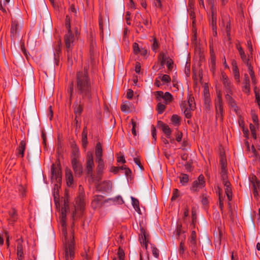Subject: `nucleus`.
Wrapping results in <instances>:
<instances>
[{
  "label": "nucleus",
  "mask_w": 260,
  "mask_h": 260,
  "mask_svg": "<svg viewBox=\"0 0 260 260\" xmlns=\"http://www.w3.org/2000/svg\"><path fill=\"white\" fill-rule=\"evenodd\" d=\"M76 88L78 93L81 96L77 101L74 108V113L77 118L82 111V106L90 101L92 96L91 86L87 69L80 71L77 74Z\"/></svg>",
  "instance_id": "nucleus-1"
},
{
  "label": "nucleus",
  "mask_w": 260,
  "mask_h": 260,
  "mask_svg": "<svg viewBox=\"0 0 260 260\" xmlns=\"http://www.w3.org/2000/svg\"><path fill=\"white\" fill-rule=\"evenodd\" d=\"M69 209V205L67 201H64V207L62 209L60 223L62 226V234L63 235L64 246L65 249V258L66 260H73L74 256V246L73 239L68 235L66 230V213Z\"/></svg>",
  "instance_id": "nucleus-2"
},
{
  "label": "nucleus",
  "mask_w": 260,
  "mask_h": 260,
  "mask_svg": "<svg viewBox=\"0 0 260 260\" xmlns=\"http://www.w3.org/2000/svg\"><path fill=\"white\" fill-rule=\"evenodd\" d=\"M67 28H68V33L64 37V43L67 50V55L68 56V60L71 64H72V54H73V47L75 45V39L73 34L71 30L70 18L67 16V21L66 23Z\"/></svg>",
  "instance_id": "nucleus-3"
},
{
  "label": "nucleus",
  "mask_w": 260,
  "mask_h": 260,
  "mask_svg": "<svg viewBox=\"0 0 260 260\" xmlns=\"http://www.w3.org/2000/svg\"><path fill=\"white\" fill-rule=\"evenodd\" d=\"M51 181L54 184L53 194L54 198L56 199L58 196L59 189L61 186V175L59 168L56 167L54 164L52 165L51 169Z\"/></svg>",
  "instance_id": "nucleus-4"
},
{
  "label": "nucleus",
  "mask_w": 260,
  "mask_h": 260,
  "mask_svg": "<svg viewBox=\"0 0 260 260\" xmlns=\"http://www.w3.org/2000/svg\"><path fill=\"white\" fill-rule=\"evenodd\" d=\"M155 95L157 101H161L166 105L170 103L173 99L172 95L169 92L164 93L161 91H158L155 92Z\"/></svg>",
  "instance_id": "nucleus-5"
},
{
  "label": "nucleus",
  "mask_w": 260,
  "mask_h": 260,
  "mask_svg": "<svg viewBox=\"0 0 260 260\" xmlns=\"http://www.w3.org/2000/svg\"><path fill=\"white\" fill-rule=\"evenodd\" d=\"M205 185L204 177L202 175L199 176L198 180L193 181L190 189L192 191H198Z\"/></svg>",
  "instance_id": "nucleus-6"
},
{
  "label": "nucleus",
  "mask_w": 260,
  "mask_h": 260,
  "mask_svg": "<svg viewBox=\"0 0 260 260\" xmlns=\"http://www.w3.org/2000/svg\"><path fill=\"white\" fill-rule=\"evenodd\" d=\"M97 189L105 192H109L112 188V183L110 181H105L100 183L99 180L95 182Z\"/></svg>",
  "instance_id": "nucleus-7"
},
{
  "label": "nucleus",
  "mask_w": 260,
  "mask_h": 260,
  "mask_svg": "<svg viewBox=\"0 0 260 260\" xmlns=\"http://www.w3.org/2000/svg\"><path fill=\"white\" fill-rule=\"evenodd\" d=\"M72 168L76 175L80 176L83 172V168L81 164L78 161L76 158L74 157L72 160Z\"/></svg>",
  "instance_id": "nucleus-8"
},
{
  "label": "nucleus",
  "mask_w": 260,
  "mask_h": 260,
  "mask_svg": "<svg viewBox=\"0 0 260 260\" xmlns=\"http://www.w3.org/2000/svg\"><path fill=\"white\" fill-rule=\"evenodd\" d=\"M249 180L252 185L253 196L256 199H258L259 197L258 193V182H260V181L257 179L255 176H253L249 179Z\"/></svg>",
  "instance_id": "nucleus-9"
},
{
  "label": "nucleus",
  "mask_w": 260,
  "mask_h": 260,
  "mask_svg": "<svg viewBox=\"0 0 260 260\" xmlns=\"http://www.w3.org/2000/svg\"><path fill=\"white\" fill-rule=\"evenodd\" d=\"M139 241L142 246H145L146 249L147 248L148 235L144 228L141 226L140 233H139Z\"/></svg>",
  "instance_id": "nucleus-10"
},
{
  "label": "nucleus",
  "mask_w": 260,
  "mask_h": 260,
  "mask_svg": "<svg viewBox=\"0 0 260 260\" xmlns=\"http://www.w3.org/2000/svg\"><path fill=\"white\" fill-rule=\"evenodd\" d=\"M21 29V26L18 22L13 21L12 24L11 32V37L13 39L17 38L19 36V32Z\"/></svg>",
  "instance_id": "nucleus-11"
},
{
  "label": "nucleus",
  "mask_w": 260,
  "mask_h": 260,
  "mask_svg": "<svg viewBox=\"0 0 260 260\" xmlns=\"http://www.w3.org/2000/svg\"><path fill=\"white\" fill-rule=\"evenodd\" d=\"M94 167V163L93 160V157L91 154H89L87 155V160L86 162V171L87 173L89 175L92 176L93 168Z\"/></svg>",
  "instance_id": "nucleus-12"
},
{
  "label": "nucleus",
  "mask_w": 260,
  "mask_h": 260,
  "mask_svg": "<svg viewBox=\"0 0 260 260\" xmlns=\"http://www.w3.org/2000/svg\"><path fill=\"white\" fill-rule=\"evenodd\" d=\"M211 13H212L211 20V19L210 18V24L212 26L213 30L214 31H215V34H217L216 31V13L215 10L213 8V7H212V8H211Z\"/></svg>",
  "instance_id": "nucleus-13"
},
{
  "label": "nucleus",
  "mask_w": 260,
  "mask_h": 260,
  "mask_svg": "<svg viewBox=\"0 0 260 260\" xmlns=\"http://www.w3.org/2000/svg\"><path fill=\"white\" fill-rule=\"evenodd\" d=\"M224 186L225 193L227 196V197L229 200L232 199V188H231V184L229 181H225L222 182Z\"/></svg>",
  "instance_id": "nucleus-14"
},
{
  "label": "nucleus",
  "mask_w": 260,
  "mask_h": 260,
  "mask_svg": "<svg viewBox=\"0 0 260 260\" xmlns=\"http://www.w3.org/2000/svg\"><path fill=\"white\" fill-rule=\"evenodd\" d=\"M181 107L182 110L184 111V113L186 118H189L191 117L190 110L192 109V108H190L187 106V104L185 101L182 102L181 104Z\"/></svg>",
  "instance_id": "nucleus-15"
},
{
  "label": "nucleus",
  "mask_w": 260,
  "mask_h": 260,
  "mask_svg": "<svg viewBox=\"0 0 260 260\" xmlns=\"http://www.w3.org/2000/svg\"><path fill=\"white\" fill-rule=\"evenodd\" d=\"M66 177L67 184L68 186H71L73 183V177L71 170L67 169L66 171Z\"/></svg>",
  "instance_id": "nucleus-16"
},
{
  "label": "nucleus",
  "mask_w": 260,
  "mask_h": 260,
  "mask_svg": "<svg viewBox=\"0 0 260 260\" xmlns=\"http://www.w3.org/2000/svg\"><path fill=\"white\" fill-rule=\"evenodd\" d=\"M196 234L194 231L192 232L191 237L189 239V242L190 243V246L192 248V251L195 252L196 249Z\"/></svg>",
  "instance_id": "nucleus-17"
},
{
  "label": "nucleus",
  "mask_w": 260,
  "mask_h": 260,
  "mask_svg": "<svg viewBox=\"0 0 260 260\" xmlns=\"http://www.w3.org/2000/svg\"><path fill=\"white\" fill-rule=\"evenodd\" d=\"M95 155L97 159H102V148L100 143H98L95 148Z\"/></svg>",
  "instance_id": "nucleus-18"
},
{
  "label": "nucleus",
  "mask_w": 260,
  "mask_h": 260,
  "mask_svg": "<svg viewBox=\"0 0 260 260\" xmlns=\"http://www.w3.org/2000/svg\"><path fill=\"white\" fill-rule=\"evenodd\" d=\"M158 123L162 131L167 136V137H169L171 134V130L169 127L160 121H159Z\"/></svg>",
  "instance_id": "nucleus-19"
},
{
  "label": "nucleus",
  "mask_w": 260,
  "mask_h": 260,
  "mask_svg": "<svg viewBox=\"0 0 260 260\" xmlns=\"http://www.w3.org/2000/svg\"><path fill=\"white\" fill-rule=\"evenodd\" d=\"M131 198L132 201V205L133 207L138 213H140L141 210L139 207V201L133 197H131Z\"/></svg>",
  "instance_id": "nucleus-20"
},
{
  "label": "nucleus",
  "mask_w": 260,
  "mask_h": 260,
  "mask_svg": "<svg viewBox=\"0 0 260 260\" xmlns=\"http://www.w3.org/2000/svg\"><path fill=\"white\" fill-rule=\"evenodd\" d=\"M158 104L157 105L156 109L159 114H161L166 108L165 104L161 101H157Z\"/></svg>",
  "instance_id": "nucleus-21"
},
{
  "label": "nucleus",
  "mask_w": 260,
  "mask_h": 260,
  "mask_svg": "<svg viewBox=\"0 0 260 260\" xmlns=\"http://www.w3.org/2000/svg\"><path fill=\"white\" fill-rule=\"evenodd\" d=\"M216 109L217 117L218 118H221L222 108V106L220 103V100H219L218 103L216 104Z\"/></svg>",
  "instance_id": "nucleus-22"
},
{
  "label": "nucleus",
  "mask_w": 260,
  "mask_h": 260,
  "mask_svg": "<svg viewBox=\"0 0 260 260\" xmlns=\"http://www.w3.org/2000/svg\"><path fill=\"white\" fill-rule=\"evenodd\" d=\"M109 201H113V202H116L118 204H122L124 203V201L120 196H118L113 198H110L107 200H106L105 202H108Z\"/></svg>",
  "instance_id": "nucleus-23"
},
{
  "label": "nucleus",
  "mask_w": 260,
  "mask_h": 260,
  "mask_svg": "<svg viewBox=\"0 0 260 260\" xmlns=\"http://www.w3.org/2000/svg\"><path fill=\"white\" fill-rule=\"evenodd\" d=\"M18 246H17V255H18L19 260H22L23 247H22V244L19 242V240H18Z\"/></svg>",
  "instance_id": "nucleus-24"
},
{
  "label": "nucleus",
  "mask_w": 260,
  "mask_h": 260,
  "mask_svg": "<svg viewBox=\"0 0 260 260\" xmlns=\"http://www.w3.org/2000/svg\"><path fill=\"white\" fill-rule=\"evenodd\" d=\"M25 149V143L23 141H21L20 143V146L18 149L19 155H21L22 157L24 156V151Z\"/></svg>",
  "instance_id": "nucleus-25"
},
{
  "label": "nucleus",
  "mask_w": 260,
  "mask_h": 260,
  "mask_svg": "<svg viewBox=\"0 0 260 260\" xmlns=\"http://www.w3.org/2000/svg\"><path fill=\"white\" fill-rule=\"evenodd\" d=\"M82 145L85 147L87 144V131L86 128H84L82 132Z\"/></svg>",
  "instance_id": "nucleus-26"
},
{
  "label": "nucleus",
  "mask_w": 260,
  "mask_h": 260,
  "mask_svg": "<svg viewBox=\"0 0 260 260\" xmlns=\"http://www.w3.org/2000/svg\"><path fill=\"white\" fill-rule=\"evenodd\" d=\"M221 176L222 182L229 181L228 179L226 169L223 168V169H221Z\"/></svg>",
  "instance_id": "nucleus-27"
},
{
  "label": "nucleus",
  "mask_w": 260,
  "mask_h": 260,
  "mask_svg": "<svg viewBox=\"0 0 260 260\" xmlns=\"http://www.w3.org/2000/svg\"><path fill=\"white\" fill-rule=\"evenodd\" d=\"M221 169H226V159L224 154H221L220 159Z\"/></svg>",
  "instance_id": "nucleus-28"
},
{
  "label": "nucleus",
  "mask_w": 260,
  "mask_h": 260,
  "mask_svg": "<svg viewBox=\"0 0 260 260\" xmlns=\"http://www.w3.org/2000/svg\"><path fill=\"white\" fill-rule=\"evenodd\" d=\"M96 161L98 163L97 171H98V175H99L100 174H101L102 170L104 168V163H103V159H100V160L97 159Z\"/></svg>",
  "instance_id": "nucleus-29"
},
{
  "label": "nucleus",
  "mask_w": 260,
  "mask_h": 260,
  "mask_svg": "<svg viewBox=\"0 0 260 260\" xmlns=\"http://www.w3.org/2000/svg\"><path fill=\"white\" fill-rule=\"evenodd\" d=\"M152 49L153 51L156 52V50L158 47V43L157 42V41L155 38H152Z\"/></svg>",
  "instance_id": "nucleus-30"
},
{
  "label": "nucleus",
  "mask_w": 260,
  "mask_h": 260,
  "mask_svg": "<svg viewBox=\"0 0 260 260\" xmlns=\"http://www.w3.org/2000/svg\"><path fill=\"white\" fill-rule=\"evenodd\" d=\"M159 78L164 83H167L171 81V78L169 76L167 75H164L161 77H159Z\"/></svg>",
  "instance_id": "nucleus-31"
},
{
  "label": "nucleus",
  "mask_w": 260,
  "mask_h": 260,
  "mask_svg": "<svg viewBox=\"0 0 260 260\" xmlns=\"http://www.w3.org/2000/svg\"><path fill=\"white\" fill-rule=\"evenodd\" d=\"M121 110L124 112H128L129 110V105L128 102L125 103L121 106Z\"/></svg>",
  "instance_id": "nucleus-32"
},
{
  "label": "nucleus",
  "mask_w": 260,
  "mask_h": 260,
  "mask_svg": "<svg viewBox=\"0 0 260 260\" xmlns=\"http://www.w3.org/2000/svg\"><path fill=\"white\" fill-rule=\"evenodd\" d=\"M222 82L226 88L230 87V81L224 75L222 76Z\"/></svg>",
  "instance_id": "nucleus-33"
},
{
  "label": "nucleus",
  "mask_w": 260,
  "mask_h": 260,
  "mask_svg": "<svg viewBox=\"0 0 260 260\" xmlns=\"http://www.w3.org/2000/svg\"><path fill=\"white\" fill-rule=\"evenodd\" d=\"M233 72L234 74V77L236 79L238 80L239 81V73L238 72V69L237 67H233Z\"/></svg>",
  "instance_id": "nucleus-34"
},
{
  "label": "nucleus",
  "mask_w": 260,
  "mask_h": 260,
  "mask_svg": "<svg viewBox=\"0 0 260 260\" xmlns=\"http://www.w3.org/2000/svg\"><path fill=\"white\" fill-rule=\"evenodd\" d=\"M188 181V176L186 174H183L182 177H180V182L182 184H184Z\"/></svg>",
  "instance_id": "nucleus-35"
},
{
  "label": "nucleus",
  "mask_w": 260,
  "mask_h": 260,
  "mask_svg": "<svg viewBox=\"0 0 260 260\" xmlns=\"http://www.w3.org/2000/svg\"><path fill=\"white\" fill-rule=\"evenodd\" d=\"M250 129L251 133V135L252 137L254 139L256 138V132H255V127L252 124H250Z\"/></svg>",
  "instance_id": "nucleus-36"
},
{
  "label": "nucleus",
  "mask_w": 260,
  "mask_h": 260,
  "mask_svg": "<svg viewBox=\"0 0 260 260\" xmlns=\"http://www.w3.org/2000/svg\"><path fill=\"white\" fill-rule=\"evenodd\" d=\"M119 170H124V173L125 175L128 176L129 174L131 173V171L125 166H121L120 167H119Z\"/></svg>",
  "instance_id": "nucleus-37"
},
{
  "label": "nucleus",
  "mask_w": 260,
  "mask_h": 260,
  "mask_svg": "<svg viewBox=\"0 0 260 260\" xmlns=\"http://www.w3.org/2000/svg\"><path fill=\"white\" fill-rule=\"evenodd\" d=\"M160 59L161 60V64L163 66L167 61V57L164 54L160 55Z\"/></svg>",
  "instance_id": "nucleus-38"
},
{
  "label": "nucleus",
  "mask_w": 260,
  "mask_h": 260,
  "mask_svg": "<svg viewBox=\"0 0 260 260\" xmlns=\"http://www.w3.org/2000/svg\"><path fill=\"white\" fill-rule=\"evenodd\" d=\"M18 190L20 192V196L22 197L24 196V192H25V188L22 185H20L18 187Z\"/></svg>",
  "instance_id": "nucleus-39"
},
{
  "label": "nucleus",
  "mask_w": 260,
  "mask_h": 260,
  "mask_svg": "<svg viewBox=\"0 0 260 260\" xmlns=\"http://www.w3.org/2000/svg\"><path fill=\"white\" fill-rule=\"evenodd\" d=\"M193 102V98L191 97V96H189L188 98V102H186L187 106L190 107V108H193L192 104Z\"/></svg>",
  "instance_id": "nucleus-40"
},
{
  "label": "nucleus",
  "mask_w": 260,
  "mask_h": 260,
  "mask_svg": "<svg viewBox=\"0 0 260 260\" xmlns=\"http://www.w3.org/2000/svg\"><path fill=\"white\" fill-rule=\"evenodd\" d=\"M152 254L154 257L157 258L159 256V250L155 247H152Z\"/></svg>",
  "instance_id": "nucleus-41"
},
{
  "label": "nucleus",
  "mask_w": 260,
  "mask_h": 260,
  "mask_svg": "<svg viewBox=\"0 0 260 260\" xmlns=\"http://www.w3.org/2000/svg\"><path fill=\"white\" fill-rule=\"evenodd\" d=\"M102 197L101 196H98L94 200V202H96L98 204V205L102 206L103 205V202H102Z\"/></svg>",
  "instance_id": "nucleus-42"
},
{
  "label": "nucleus",
  "mask_w": 260,
  "mask_h": 260,
  "mask_svg": "<svg viewBox=\"0 0 260 260\" xmlns=\"http://www.w3.org/2000/svg\"><path fill=\"white\" fill-rule=\"evenodd\" d=\"M179 196L178 190L177 189H174L173 192V196L172 197V200L176 199Z\"/></svg>",
  "instance_id": "nucleus-43"
},
{
  "label": "nucleus",
  "mask_w": 260,
  "mask_h": 260,
  "mask_svg": "<svg viewBox=\"0 0 260 260\" xmlns=\"http://www.w3.org/2000/svg\"><path fill=\"white\" fill-rule=\"evenodd\" d=\"M240 55H241V57L242 59L243 60V61L247 64V66H249V64L248 63V59L247 58L245 54V53L242 54Z\"/></svg>",
  "instance_id": "nucleus-44"
},
{
  "label": "nucleus",
  "mask_w": 260,
  "mask_h": 260,
  "mask_svg": "<svg viewBox=\"0 0 260 260\" xmlns=\"http://www.w3.org/2000/svg\"><path fill=\"white\" fill-rule=\"evenodd\" d=\"M70 11L71 12L74 13L75 16H77V10L73 5H71Z\"/></svg>",
  "instance_id": "nucleus-45"
},
{
  "label": "nucleus",
  "mask_w": 260,
  "mask_h": 260,
  "mask_svg": "<svg viewBox=\"0 0 260 260\" xmlns=\"http://www.w3.org/2000/svg\"><path fill=\"white\" fill-rule=\"evenodd\" d=\"M133 49H134V51L135 52V53H138L140 51L139 48V45L136 43H135L133 44Z\"/></svg>",
  "instance_id": "nucleus-46"
},
{
  "label": "nucleus",
  "mask_w": 260,
  "mask_h": 260,
  "mask_svg": "<svg viewBox=\"0 0 260 260\" xmlns=\"http://www.w3.org/2000/svg\"><path fill=\"white\" fill-rule=\"evenodd\" d=\"M172 120L175 123H177L179 122V117L176 115H173L172 117Z\"/></svg>",
  "instance_id": "nucleus-47"
},
{
  "label": "nucleus",
  "mask_w": 260,
  "mask_h": 260,
  "mask_svg": "<svg viewBox=\"0 0 260 260\" xmlns=\"http://www.w3.org/2000/svg\"><path fill=\"white\" fill-rule=\"evenodd\" d=\"M151 132H152V136L154 140H156V129L153 126H151Z\"/></svg>",
  "instance_id": "nucleus-48"
},
{
  "label": "nucleus",
  "mask_w": 260,
  "mask_h": 260,
  "mask_svg": "<svg viewBox=\"0 0 260 260\" xmlns=\"http://www.w3.org/2000/svg\"><path fill=\"white\" fill-rule=\"evenodd\" d=\"M184 243L183 241H181L180 244V247H179V252L180 254H183L184 253Z\"/></svg>",
  "instance_id": "nucleus-49"
},
{
  "label": "nucleus",
  "mask_w": 260,
  "mask_h": 260,
  "mask_svg": "<svg viewBox=\"0 0 260 260\" xmlns=\"http://www.w3.org/2000/svg\"><path fill=\"white\" fill-rule=\"evenodd\" d=\"M133 95V91L131 89H128L126 93V97L127 99H131Z\"/></svg>",
  "instance_id": "nucleus-50"
},
{
  "label": "nucleus",
  "mask_w": 260,
  "mask_h": 260,
  "mask_svg": "<svg viewBox=\"0 0 260 260\" xmlns=\"http://www.w3.org/2000/svg\"><path fill=\"white\" fill-rule=\"evenodd\" d=\"M210 66L211 68V70H213L214 68V67L215 66V61L214 57L213 56L212 57L211 62H210Z\"/></svg>",
  "instance_id": "nucleus-51"
},
{
  "label": "nucleus",
  "mask_w": 260,
  "mask_h": 260,
  "mask_svg": "<svg viewBox=\"0 0 260 260\" xmlns=\"http://www.w3.org/2000/svg\"><path fill=\"white\" fill-rule=\"evenodd\" d=\"M140 69H141V66L140 63L139 62H137L136 68H135V71L137 73L139 74L140 72Z\"/></svg>",
  "instance_id": "nucleus-52"
},
{
  "label": "nucleus",
  "mask_w": 260,
  "mask_h": 260,
  "mask_svg": "<svg viewBox=\"0 0 260 260\" xmlns=\"http://www.w3.org/2000/svg\"><path fill=\"white\" fill-rule=\"evenodd\" d=\"M247 66L248 68L249 73L251 77H253L254 76V72L253 71L250 64H249V66Z\"/></svg>",
  "instance_id": "nucleus-53"
},
{
  "label": "nucleus",
  "mask_w": 260,
  "mask_h": 260,
  "mask_svg": "<svg viewBox=\"0 0 260 260\" xmlns=\"http://www.w3.org/2000/svg\"><path fill=\"white\" fill-rule=\"evenodd\" d=\"M134 160L135 163L137 165H138L139 168H140L141 169L142 168V166L141 165V162H140V161L139 160V159L138 158H137V157H135L134 158Z\"/></svg>",
  "instance_id": "nucleus-54"
},
{
  "label": "nucleus",
  "mask_w": 260,
  "mask_h": 260,
  "mask_svg": "<svg viewBox=\"0 0 260 260\" xmlns=\"http://www.w3.org/2000/svg\"><path fill=\"white\" fill-rule=\"evenodd\" d=\"M226 98L227 99H229L232 107H234L235 106V104L234 103V102L233 100V99L229 95H228Z\"/></svg>",
  "instance_id": "nucleus-55"
},
{
  "label": "nucleus",
  "mask_w": 260,
  "mask_h": 260,
  "mask_svg": "<svg viewBox=\"0 0 260 260\" xmlns=\"http://www.w3.org/2000/svg\"><path fill=\"white\" fill-rule=\"evenodd\" d=\"M251 151L253 153V156L257 157V152H256V149H255L254 147L252 145L251 146Z\"/></svg>",
  "instance_id": "nucleus-56"
},
{
  "label": "nucleus",
  "mask_w": 260,
  "mask_h": 260,
  "mask_svg": "<svg viewBox=\"0 0 260 260\" xmlns=\"http://www.w3.org/2000/svg\"><path fill=\"white\" fill-rule=\"evenodd\" d=\"M245 84H250V81L248 75L245 74V80L244 82Z\"/></svg>",
  "instance_id": "nucleus-57"
},
{
  "label": "nucleus",
  "mask_w": 260,
  "mask_h": 260,
  "mask_svg": "<svg viewBox=\"0 0 260 260\" xmlns=\"http://www.w3.org/2000/svg\"><path fill=\"white\" fill-rule=\"evenodd\" d=\"M154 3L156 7L160 8L161 7L160 0H154Z\"/></svg>",
  "instance_id": "nucleus-58"
},
{
  "label": "nucleus",
  "mask_w": 260,
  "mask_h": 260,
  "mask_svg": "<svg viewBox=\"0 0 260 260\" xmlns=\"http://www.w3.org/2000/svg\"><path fill=\"white\" fill-rule=\"evenodd\" d=\"M249 86L250 84H245L244 86V91L245 92L248 93L249 91Z\"/></svg>",
  "instance_id": "nucleus-59"
},
{
  "label": "nucleus",
  "mask_w": 260,
  "mask_h": 260,
  "mask_svg": "<svg viewBox=\"0 0 260 260\" xmlns=\"http://www.w3.org/2000/svg\"><path fill=\"white\" fill-rule=\"evenodd\" d=\"M166 64H167V67L168 68L169 70H171L172 68V63H171V60H168L167 62H166Z\"/></svg>",
  "instance_id": "nucleus-60"
},
{
  "label": "nucleus",
  "mask_w": 260,
  "mask_h": 260,
  "mask_svg": "<svg viewBox=\"0 0 260 260\" xmlns=\"http://www.w3.org/2000/svg\"><path fill=\"white\" fill-rule=\"evenodd\" d=\"M182 232V231H181V229L180 228H178L176 231V238H178L180 235L181 234Z\"/></svg>",
  "instance_id": "nucleus-61"
},
{
  "label": "nucleus",
  "mask_w": 260,
  "mask_h": 260,
  "mask_svg": "<svg viewBox=\"0 0 260 260\" xmlns=\"http://www.w3.org/2000/svg\"><path fill=\"white\" fill-rule=\"evenodd\" d=\"M252 119H253V122L255 124H258V118H257V116L256 115H252Z\"/></svg>",
  "instance_id": "nucleus-62"
},
{
  "label": "nucleus",
  "mask_w": 260,
  "mask_h": 260,
  "mask_svg": "<svg viewBox=\"0 0 260 260\" xmlns=\"http://www.w3.org/2000/svg\"><path fill=\"white\" fill-rule=\"evenodd\" d=\"M124 254L122 252H119L118 253V257L119 260H124L123 259Z\"/></svg>",
  "instance_id": "nucleus-63"
},
{
  "label": "nucleus",
  "mask_w": 260,
  "mask_h": 260,
  "mask_svg": "<svg viewBox=\"0 0 260 260\" xmlns=\"http://www.w3.org/2000/svg\"><path fill=\"white\" fill-rule=\"evenodd\" d=\"M182 139V134H178L176 136V140L178 142H180Z\"/></svg>",
  "instance_id": "nucleus-64"
}]
</instances>
